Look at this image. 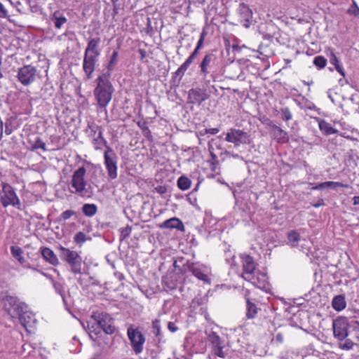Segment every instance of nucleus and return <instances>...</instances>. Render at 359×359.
I'll return each instance as SVG.
<instances>
[{
	"label": "nucleus",
	"mask_w": 359,
	"mask_h": 359,
	"mask_svg": "<svg viewBox=\"0 0 359 359\" xmlns=\"http://www.w3.org/2000/svg\"><path fill=\"white\" fill-rule=\"evenodd\" d=\"M205 33L204 32H203L201 34L200 39L197 43L196 48L200 50L202 48L203 41H204V39H205Z\"/></svg>",
	"instance_id": "nucleus-60"
},
{
	"label": "nucleus",
	"mask_w": 359,
	"mask_h": 359,
	"mask_svg": "<svg viewBox=\"0 0 359 359\" xmlns=\"http://www.w3.org/2000/svg\"><path fill=\"white\" fill-rule=\"evenodd\" d=\"M330 62L332 65H333L334 66V67H336L337 66L340 65V62H339L337 57L334 53L331 54V56L330 58Z\"/></svg>",
	"instance_id": "nucleus-58"
},
{
	"label": "nucleus",
	"mask_w": 359,
	"mask_h": 359,
	"mask_svg": "<svg viewBox=\"0 0 359 359\" xmlns=\"http://www.w3.org/2000/svg\"><path fill=\"white\" fill-rule=\"evenodd\" d=\"M137 125L141 129L142 132L144 130V128H149L146 121H137Z\"/></svg>",
	"instance_id": "nucleus-61"
},
{
	"label": "nucleus",
	"mask_w": 359,
	"mask_h": 359,
	"mask_svg": "<svg viewBox=\"0 0 359 359\" xmlns=\"http://www.w3.org/2000/svg\"><path fill=\"white\" fill-rule=\"evenodd\" d=\"M271 135L273 139L280 144L286 143L289 140L287 133L275 124L271 126Z\"/></svg>",
	"instance_id": "nucleus-22"
},
{
	"label": "nucleus",
	"mask_w": 359,
	"mask_h": 359,
	"mask_svg": "<svg viewBox=\"0 0 359 359\" xmlns=\"http://www.w3.org/2000/svg\"><path fill=\"white\" fill-rule=\"evenodd\" d=\"M238 22L245 28H249L252 22V11L249 6L244 3L239 4L236 11Z\"/></svg>",
	"instance_id": "nucleus-14"
},
{
	"label": "nucleus",
	"mask_w": 359,
	"mask_h": 359,
	"mask_svg": "<svg viewBox=\"0 0 359 359\" xmlns=\"http://www.w3.org/2000/svg\"><path fill=\"white\" fill-rule=\"evenodd\" d=\"M41 255L43 258L53 266H57L59 264V260L55 252L49 248H42Z\"/></svg>",
	"instance_id": "nucleus-28"
},
{
	"label": "nucleus",
	"mask_w": 359,
	"mask_h": 359,
	"mask_svg": "<svg viewBox=\"0 0 359 359\" xmlns=\"http://www.w3.org/2000/svg\"><path fill=\"white\" fill-rule=\"evenodd\" d=\"M118 62V51L117 50H115L113 51L112 54L111 55L109 60L108 62L106 65V69L107 71L105 72L102 73V75H109V77L111 76V74L113 71L115 69V67Z\"/></svg>",
	"instance_id": "nucleus-26"
},
{
	"label": "nucleus",
	"mask_w": 359,
	"mask_h": 359,
	"mask_svg": "<svg viewBox=\"0 0 359 359\" xmlns=\"http://www.w3.org/2000/svg\"><path fill=\"white\" fill-rule=\"evenodd\" d=\"M86 241V234L82 231L77 232L74 236V242L81 245Z\"/></svg>",
	"instance_id": "nucleus-45"
},
{
	"label": "nucleus",
	"mask_w": 359,
	"mask_h": 359,
	"mask_svg": "<svg viewBox=\"0 0 359 359\" xmlns=\"http://www.w3.org/2000/svg\"><path fill=\"white\" fill-rule=\"evenodd\" d=\"M355 344H358L351 337L348 338L344 344H340V348L344 350H350L353 347Z\"/></svg>",
	"instance_id": "nucleus-50"
},
{
	"label": "nucleus",
	"mask_w": 359,
	"mask_h": 359,
	"mask_svg": "<svg viewBox=\"0 0 359 359\" xmlns=\"http://www.w3.org/2000/svg\"><path fill=\"white\" fill-rule=\"evenodd\" d=\"M8 4L13 6L14 4L11 0H2V1H0V18H8L9 17L7 8Z\"/></svg>",
	"instance_id": "nucleus-38"
},
{
	"label": "nucleus",
	"mask_w": 359,
	"mask_h": 359,
	"mask_svg": "<svg viewBox=\"0 0 359 359\" xmlns=\"http://www.w3.org/2000/svg\"><path fill=\"white\" fill-rule=\"evenodd\" d=\"M332 328L334 337L342 341L348 337L350 323L346 318L339 317L333 320Z\"/></svg>",
	"instance_id": "nucleus-12"
},
{
	"label": "nucleus",
	"mask_w": 359,
	"mask_h": 359,
	"mask_svg": "<svg viewBox=\"0 0 359 359\" xmlns=\"http://www.w3.org/2000/svg\"><path fill=\"white\" fill-rule=\"evenodd\" d=\"M199 49L195 48L194 51L191 53V55L187 58L184 62L176 70L174 74L176 76H179V80L180 81L184 75L185 72L187 70L190 65L195 60L196 56L199 53Z\"/></svg>",
	"instance_id": "nucleus-20"
},
{
	"label": "nucleus",
	"mask_w": 359,
	"mask_h": 359,
	"mask_svg": "<svg viewBox=\"0 0 359 359\" xmlns=\"http://www.w3.org/2000/svg\"><path fill=\"white\" fill-rule=\"evenodd\" d=\"M318 126L321 132L326 135L336 134L337 130L334 129L332 125L325 120H320L318 123Z\"/></svg>",
	"instance_id": "nucleus-34"
},
{
	"label": "nucleus",
	"mask_w": 359,
	"mask_h": 359,
	"mask_svg": "<svg viewBox=\"0 0 359 359\" xmlns=\"http://www.w3.org/2000/svg\"><path fill=\"white\" fill-rule=\"evenodd\" d=\"M99 57L84 53L82 67L87 79L92 78L96 64L99 61Z\"/></svg>",
	"instance_id": "nucleus-16"
},
{
	"label": "nucleus",
	"mask_w": 359,
	"mask_h": 359,
	"mask_svg": "<svg viewBox=\"0 0 359 359\" xmlns=\"http://www.w3.org/2000/svg\"><path fill=\"white\" fill-rule=\"evenodd\" d=\"M60 257L71 266V271L75 274L81 273V257L76 252L61 246Z\"/></svg>",
	"instance_id": "nucleus-6"
},
{
	"label": "nucleus",
	"mask_w": 359,
	"mask_h": 359,
	"mask_svg": "<svg viewBox=\"0 0 359 359\" xmlns=\"http://www.w3.org/2000/svg\"><path fill=\"white\" fill-rule=\"evenodd\" d=\"M92 318L97 323L100 329L107 334H112L115 332L112 318L105 312H94Z\"/></svg>",
	"instance_id": "nucleus-10"
},
{
	"label": "nucleus",
	"mask_w": 359,
	"mask_h": 359,
	"mask_svg": "<svg viewBox=\"0 0 359 359\" xmlns=\"http://www.w3.org/2000/svg\"><path fill=\"white\" fill-rule=\"evenodd\" d=\"M97 212V207L93 203H85L82 206V212L86 216L91 217L94 216Z\"/></svg>",
	"instance_id": "nucleus-37"
},
{
	"label": "nucleus",
	"mask_w": 359,
	"mask_h": 359,
	"mask_svg": "<svg viewBox=\"0 0 359 359\" xmlns=\"http://www.w3.org/2000/svg\"><path fill=\"white\" fill-rule=\"evenodd\" d=\"M347 13L350 15L355 17L359 16V7L357 6L355 2H353L347 11Z\"/></svg>",
	"instance_id": "nucleus-51"
},
{
	"label": "nucleus",
	"mask_w": 359,
	"mask_h": 359,
	"mask_svg": "<svg viewBox=\"0 0 359 359\" xmlns=\"http://www.w3.org/2000/svg\"><path fill=\"white\" fill-rule=\"evenodd\" d=\"M151 333L154 335V341L158 348H161V345L165 343L163 333L161 330V321L159 319H155L151 323Z\"/></svg>",
	"instance_id": "nucleus-19"
},
{
	"label": "nucleus",
	"mask_w": 359,
	"mask_h": 359,
	"mask_svg": "<svg viewBox=\"0 0 359 359\" xmlns=\"http://www.w3.org/2000/svg\"><path fill=\"white\" fill-rule=\"evenodd\" d=\"M4 301V309L12 318H17L22 311L28 309L27 305L20 302L17 297L6 296Z\"/></svg>",
	"instance_id": "nucleus-8"
},
{
	"label": "nucleus",
	"mask_w": 359,
	"mask_h": 359,
	"mask_svg": "<svg viewBox=\"0 0 359 359\" xmlns=\"http://www.w3.org/2000/svg\"><path fill=\"white\" fill-rule=\"evenodd\" d=\"M161 227L166 229H175L180 231H183L184 228L182 222L176 217H172L164 221L163 223L161 225Z\"/></svg>",
	"instance_id": "nucleus-29"
},
{
	"label": "nucleus",
	"mask_w": 359,
	"mask_h": 359,
	"mask_svg": "<svg viewBox=\"0 0 359 359\" xmlns=\"http://www.w3.org/2000/svg\"><path fill=\"white\" fill-rule=\"evenodd\" d=\"M191 184V181L185 176H181L177 180L178 187L183 191L189 189Z\"/></svg>",
	"instance_id": "nucleus-41"
},
{
	"label": "nucleus",
	"mask_w": 359,
	"mask_h": 359,
	"mask_svg": "<svg viewBox=\"0 0 359 359\" xmlns=\"http://www.w3.org/2000/svg\"><path fill=\"white\" fill-rule=\"evenodd\" d=\"M86 174L84 166L75 170L69 184V189L72 194L81 198H90L93 194V189L86 179Z\"/></svg>",
	"instance_id": "nucleus-1"
},
{
	"label": "nucleus",
	"mask_w": 359,
	"mask_h": 359,
	"mask_svg": "<svg viewBox=\"0 0 359 359\" xmlns=\"http://www.w3.org/2000/svg\"><path fill=\"white\" fill-rule=\"evenodd\" d=\"M132 232V226L127 225L124 228L120 229V241H123L130 236Z\"/></svg>",
	"instance_id": "nucleus-46"
},
{
	"label": "nucleus",
	"mask_w": 359,
	"mask_h": 359,
	"mask_svg": "<svg viewBox=\"0 0 359 359\" xmlns=\"http://www.w3.org/2000/svg\"><path fill=\"white\" fill-rule=\"evenodd\" d=\"M220 67V60L214 53L205 54L199 64L200 75L203 79L208 76L214 78Z\"/></svg>",
	"instance_id": "nucleus-3"
},
{
	"label": "nucleus",
	"mask_w": 359,
	"mask_h": 359,
	"mask_svg": "<svg viewBox=\"0 0 359 359\" xmlns=\"http://www.w3.org/2000/svg\"><path fill=\"white\" fill-rule=\"evenodd\" d=\"M162 284L165 289L168 290H173L176 289L177 284L173 281L171 276H166L162 279Z\"/></svg>",
	"instance_id": "nucleus-40"
},
{
	"label": "nucleus",
	"mask_w": 359,
	"mask_h": 359,
	"mask_svg": "<svg viewBox=\"0 0 359 359\" xmlns=\"http://www.w3.org/2000/svg\"><path fill=\"white\" fill-rule=\"evenodd\" d=\"M205 334L208 337V341L212 344V346L218 345L219 344H223L219 336L214 331L206 330Z\"/></svg>",
	"instance_id": "nucleus-39"
},
{
	"label": "nucleus",
	"mask_w": 359,
	"mask_h": 359,
	"mask_svg": "<svg viewBox=\"0 0 359 359\" xmlns=\"http://www.w3.org/2000/svg\"><path fill=\"white\" fill-rule=\"evenodd\" d=\"M118 158L111 147H107L104 152V164L110 180H115L118 177Z\"/></svg>",
	"instance_id": "nucleus-7"
},
{
	"label": "nucleus",
	"mask_w": 359,
	"mask_h": 359,
	"mask_svg": "<svg viewBox=\"0 0 359 359\" xmlns=\"http://www.w3.org/2000/svg\"><path fill=\"white\" fill-rule=\"evenodd\" d=\"M88 128L90 130L91 135L95 136L96 133L99 132L100 129H102L100 126L96 125H88Z\"/></svg>",
	"instance_id": "nucleus-57"
},
{
	"label": "nucleus",
	"mask_w": 359,
	"mask_h": 359,
	"mask_svg": "<svg viewBox=\"0 0 359 359\" xmlns=\"http://www.w3.org/2000/svg\"><path fill=\"white\" fill-rule=\"evenodd\" d=\"M223 344H219L218 345H215L212 346V352L213 353L221 358H224L226 357V353L225 352L223 351Z\"/></svg>",
	"instance_id": "nucleus-44"
},
{
	"label": "nucleus",
	"mask_w": 359,
	"mask_h": 359,
	"mask_svg": "<svg viewBox=\"0 0 359 359\" xmlns=\"http://www.w3.org/2000/svg\"><path fill=\"white\" fill-rule=\"evenodd\" d=\"M93 144L95 150H101L103 147H105L106 149H107V147H109L107 144V140L103 137L102 129L99 130L97 136L95 137L93 140Z\"/></svg>",
	"instance_id": "nucleus-31"
},
{
	"label": "nucleus",
	"mask_w": 359,
	"mask_h": 359,
	"mask_svg": "<svg viewBox=\"0 0 359 359\" xmlns=\"http://www.w3.org/2000/svg\"><path fill=\"white\" fill-rule=\"evenodd\" d=\"M2 189L0 191V202L4 208L13 206L20 209L21 202L14 188L6 182L1 183Z\"/></svg>",
	"instance_id": "nucleus-4"
},
{
	"label": "nucleus",
	"mask_w": 359,
	"mask_h": 359,
	"mask_svg": "<svg viewBox=\"0 0 359 359\" xmlns=\"http://www.w3.org/2000/svg\"><path fill=\"white\" fill-rule=\"evenodd\" d=\"M245 280L251 283L253 285L266 292L270 290V284L268 280L267 274L264 272L257 271L250 278Z\"/></svg>",
	"instance_id": "nucleus-15"
},
{
	"label": "nucleus",
	"mask_w": 359,
	"mask_h": 359,
	"mask_svg": "<svg viewBox=\"0 0 359 359\" xmlns=\"http://www.w3.org/2000/svg\"><path fill=\"white\" fill-rule=\"evenodd\" d=\"M76 212L72 210H67L62 212L60 215V219L66 221L69 219L71 217L74 215Z\"/></svg>",
	"instance_id": "nucleus-52"
},
{
	"label": "nucleus",
	"mask_w": 359,
	"mask_h": 359,
	"mask_svg": "<svg viewBox=\"0 0 359 359\" xmlns=\"http://www.w3.org/2000/svg\"><path fill=\"white\" fill-rule=\"evenodd\" d=\"M168 329L172 333L176 332L179 330L178 327L173 322H169L168 323Z\"/></svg>",
	"instance_id": "nucleus-59"
},
{
	"label": "nucleus",
	"mask_w": 359,
	"mask_h": 359,
	"mask_svg": "<svg viewBox=\"0 0 359 359\" xmlns=\"http://www.w3.org/2000/svg\"><path fill=\"white\" fill-rule=\"evenodd\" d=\"M219 131V130L217 128H209V129H205L204 130V133H203V131L201 132V133L202 135H204V134H211V135H216L217 133H218Z\"/></svg>",
	"instance_id": "nucleus-56"
},
{
	"label": "nucleus",
	"mask_w": 359,
	"mask_h": 359,
	"mask_svg": "<svg viewBox=\"0 0 359 359\" xmlns=\"http://www.w3.org/2000/svg\"><path fill=\"white\" fill-rule=\"evenodd\" d=\"M11 252L12 256L16 259L20 264H25L26 262V260L25 257H23V250L21 248L18 246H11Z\"/></svg>",
	"instance_id": "nucleus-36"
},
{
	"label": "nucleus",
	"mask_w": 359,
	"mask_h": 359,
	"mask_svg": "<svg viewBox=\"0 0 359 359\" xmlns=\"http://www.w3.org/2000/svg\"><path fill=\"white\" fill-rule=\"evenodd\" d=\"M34 149H41L43 151L46 150V143L41 140L40 138H37L36 140L34 142V144L33 146Z\"/></svg>",
	"instance_id": "nucleus-53"
},
{
	"label": "nucleus",
	"mask_w": 359,
	"mask_h": 359,
	"mask_svg": "<svg viewBox=\"0 0 359 359\" xmlns=\"http://www.w3.org/2000/svg\"><path fill=\"white\" fill-rule=\"evenodd\" d=\"M235 255L230 250L225 251V260L226 262L230 265L231 267L236 266L235 264Z\"/></svg>",
	"instance_id": "nucleus-47"
},
{
	"label": "nucleus",
	"mask_w": 359,
	"mask_h": 359,
	"mask_svg": "<svg viewBox=\"0 0 359 359\" xmlns=\"http://www.w3.org/2000/svg\"><path fill=\"white\" fill-rule=\"evenodd\" d=\"M335 69L341 75H342L343 76H345L344 69L341 64L337 66Z\"/></svg>",
	"instance_id": "nucleus-62"
},
{
	"label": "nucleus",
	"mask_w": 359,
	"mask_h": 359,
	"mask_svg": "<svg viewBox=\"0 0 359 359\" xmlns=\"http://www.w3.org/2000/svg\"><path fill=\"white\" fill-rule=\"evenodd\" d=\"M246 302V311L245 316L248 319H255L258 313L260 311V309L257 306L255 302V299H252L248 297H245Z\"/></svg>",
	"instance_id": "nucleus-21"
},
{
	"label": "nucleus",
	"mask_w": 359,
	"mask_h": 359,
	"mask_svg": "<svg viewBox=\"0 0 359 359\" xmlns=\"http://www.w3.org/2000/svg\"><path fill=\"white\" fill-rule=\"evenodd\" d=\"M225 140L233 143L236 147L249 142L248 135L247 133L235 128H231L226 133Z\"/></svg>",
	"instance_id": "nucleus-13"
},
{
	"label": "nucleus",
	"mask_w": 359,
	"mask_h": 359,
	"mask_svg": "<svg viewBox=\"0 0 359 359\" xmlns=\"http://www.w3.org/2000/svg\"><path fill=\"white\" fill-rule=\"evenodd\" d=\"M280 114L282 119L285 121H290L292 118V114L287 107L280 109Z\"/></svg>",
	"instance_id": "nucleus-48"
},
{
	"label": "nucleus",
	"mask_w": 359,
	"mask_h": 359,
	"mask_svg": "<svg viewBox=\"0 0 359 359\" xmlns=\"http://www.w3.org/2000/svg\"><path fill=\"white\" fill-rule=\"evenodd\" d=\"M353 205H359V196L353 198Z\"/></svg>",
	"instance_id": "nucleus-64"
},
{
	"label": "nucleus",
	"mask_w": 359,
	"mask_h": 359,
	"mask_svg": "<svg viewBox=\"0 0 359 359\" xmlns=\"http://www.w3.org/2000/svg\"><path fill=\"white\" fill-rule=\"evenodd\" d=\"M332 305L333 309L337 311L344 310L346 306L344 297L342 295L334 297L332 299Z\"/></svg>",
	"instance_id": "nucleus-33"
},
{
	"label": "nucleus",
	"mask_w": 359,
	"mask_h": 359,
	"mask_svg": "<svg viewBox=\"0 0 359 359\" xmlns=\"http://www.w3.org/2000/svg\"><path fill=\"white\" fill-rule=\"evenodd\" d=\"M88 329L89 331V336L90 339L95 340L94 336L97 337L101 333V329L97 325V323L95 322V323L90 325H88Z\"/></svg>",
	"instance_id": "nucleus-42"
},
{
	"label": "nucleus",
	"mask_w": 359,
	"mask_h": 359,
	"mask_svg": "<svg viewBox=\"0 0 359 359\" xmlns=\"http://www.w3.org/2000/svg\"><path fill=\"white\" fill-rule=\"evenodd\" d=\"M187 269L189 271L191 272L198 280L203 281L204 283H210L209 276L211 274V270L208 266L198 262L191 263L187 264Z\"/></svg>",
	"instance_id": "nucleus-11"
},
{
	"label": "nucleus",
	"mask_w": 359,
	"mask_h": 359,
	"mask_svg": "<svg viewBox=\"0 0 359 359\" xmlns=\"http://www.w3.org/2000/svg\"><path fill=\"white\" fill-rule=\"evenodd\" d=\"M348 337L355 342L359 343V322L352 321L350 323Z\"/></svg>",
	"instance_id": "nucleus-32"
},
{
	"label": "nucleus",
	"mask_w": 359,
	"mask_h": 359,
	"mask_svg": "<svg viewBox=\"0 0 359 359\" xmlns=\"http://www.w3.org/2000/svg\"><path fill=\"white\" fill-rule=\"evenodd\" d=\"M100 42V37L90 38L84 53L100 56V50L98 46Z\"/></svg>",
	"instance_id": "nucleus-25"
},
{
	"label": "nucleus",
	"mask_w": 359,
	"mask_h": 359,
	"mask_svg": "<svg viewBox=\"0 0 359 359\" xmlns=\"http://www.w3.org/2000/svg\"><path fill=\"white\" fill-rule=\"evenodd\" d=\"M142 133L143 136L147 140H149L150 142L153 141V136H152L151 132V130H149V128H144V130H143Z\"/></svg>",
	"instance_id": "nucleus-54"
},
{
	"label": "nucleus",
	"mask_w": 359,
	"mask_h": 359,
	"mask_svg": "<svg viewBox=\"0 0 359 359\" xmlns=\"http://www.w3.org/2000/svg\"><path fill=\"white\" fill-rule=\"evenodd\" d=\"M50 21L56 29H60L64 25L67 24V19L62 12L56 11L51 15Z\"/></svg>",
	"instance_id": "nucleus-27"
},
{
	"label": "nucleus",
	"mask_w": 359,
	"mask_h": 359,
	"mask_svg": "<svg viewBox=\"0 0 359 359\" xmlns=\"http://www.w3.org/2000/svg\"><path fill=\"white\" fill-rule=\"evenodd\" d=\"M20 324L27 330L28 327H31L33 324L35 323L36 319L34 315L27 311V309L22 311L19 316L17 317Z\"/></svg>",
	"instance_id": "nucleus-23"
},
{
	"label": "nucleus",
	"mask_w": 359,
	"mask_h": 359,
	"mask_svg": "<svg viewBox=\"0 0 359 359\" xmlns=\"http://www.w3.org/2000/svg\"><path fill=\"white\" fill-rule=\"evenodd\" d=\"M273 341L278 344H282L284 341V337L283 333L278 332L273 338Z\"/></svg>",
	"instance_id": "nucleus-55"
},
{
	"label": "nucleus",
	"mask_w": 359,
	"mask_h": 359,
	"mask_svg": "<svg viewBox=\"0 0 359 359\" xmlns=\"http://www.w3.org/2000/svg\"><path fill=\"white\" fill-rule=\"evenodd\" d=\"M109 75H99L95 79L96 86L93 90L95 100L100 108L105 109L111 100L114 88Z\"/></svg>",
	"instance_id": "nucleus-2"
},
{
	"label": "nucleus",
	"mask_w": 359,
	"mask_h": 359,
	"mask_svg": "<svg viewBox=\"0 0 359 359\" xmlns=\"http://www.w3.org/2000/svg\"><path fill=\"white\" fill-rule=\"evenodd\" d=\"M127 336L135 354L139 355L142 353L144 350L146 338L140 328L130 326L127 329Z\"/></svg>",
	"instance_id": "nucleus-5"
},
{
	"label": "nucleus",
	"mask_w": 359,
	"mask_h": 359,
	"mask_svg": "<svg viewBox=\"0 0 359 359\" xmlns=\"http://www.w3.org/2000/svg\"><path fill=\"white\" fill-rule=\"evenodd\" d=\"M241 258L243 264V273L241 276L244 280H245L250 278V276L257 271L255 270L256 264L253 258L248 255L241 254Z\"/></svg>",
	"instance_id": "nucleus-17"
},
{
	"label": "nucleus",
	"mask_w": 359,
	"mask_h": 359,
	"mask_svg": "<svg viewBox=\"0 0 359 359\" xmlns=\"http://www.w3.org/2000/svg\"><path fill=\"white\" fill-rule=\"evenodd\" d=\"M287 239L292 246H295L300 239V235L296 231H291L287 234Z\"/></svg>",
	"instance_id": "nucleus-43"
},
{
	"label": "nucleus",
	"mask_w": 359,
	"mask_h": 359,
	"mask_svg": "<svg viewBox=\"0 0 359 359\" xmlns=\"http://www.w3.org/2000/svg\"><path fill=\"white\" fill-rule=\"evenodd\" d=\"M11 133H12V130L10 128L8 123L6 122V124H5V133L7 135H8L11 134Z\"/></svg>",
	"instance_id": "nucleus-63"
},
{
	"label": "nucleus",
	"mask_w": 359,
	"mask_h": 359,
	"mask_svg": "<svg viewBox=\"0 0 359 359\" xmlns=\"http://www.w3.org/2000/svg\"><path fill=\"white\" fill-rule=\"evenodd\" d=\"M38 76L36 68L31 65H24L18 69V79L24 86L34 83Z\"/></svg>",
	"instance_id": "nucleus-9"
},
{
	"label": "nucleus",
	"mask_w": 359,
	"mask_h": 359,
	"mask_svg": "<svg viewBox=\"0 0 359 359\" xmlns=\"http://www.w3.org/2000/svg\"><path fill=\"white\" fill-rule=\"evenodd\" d=\"M41 273L49 278L53 284L54 290L55 292L60 294L64 304H67L66 302V297H65V283L62 281H55L53 280V277L46 273L41 271Z\"/></svg>",
	"instance_id": "nucleus-24"
},
{
	"label": "nucleus",
	"mask_w": 359,
	"mask_h": 359,
	"mask_svg": "<svg viewBox=\"0 0 359 359\" xmlns=\"http://www.w3.org/2000/svg\"><path fill=\"white\" fill-rule=\"evenodd\" d=\"M338 187L348 188V185L343 184L341 182H339L327 181V182H321V183L316 184V186L312 187V189L313 190H320V189H326V188H330L332 189H335Z\"/></svg>",
	"instance_id": "nucleus-30"
},
{
	"label": "nucleus",
	"mask_w": 359,
	"mask_h": 359,
	"mask_svg": "<svg viewBox=\"0 0 359 359\" xmlns=\"http://www.w3.org/2000/svg\"><path fill=\"white\" fill-rule=\"evenodd\" d=\"M313 63L319 69H323L327 64V60L323 56H316L313 59Z\"/></svg>",
	"instance_id": "nucleus-49"
},
{
	"label": "nucleus",
	"mask_w": 359,
	"mask_h": 359,
	"mask_svg": "<svg viewBox=\"0 0 359 359\" xmlns=\"http://www.w3.org/2000/svg\"><path fill=\"white\" fill-rule=\"evenodd\" d=\"M212 147H209L210 151V158L208 160V163L210 164V168L212 172H218L219 170V161L216 154L212 151Z\"/></svg>",
	"instance_id": "nucleus-35"
},
{
	"label": "nucleus",
	"mask_w": 359,
	"mask_h": 359,
	"mask_svg": "<svg viewBox=\"0 0 359 359\" xmlns=\"http://www.w3.org/2000/svg\"><path fill=\"white\" fill-rule=\"evenodd\" d=\"M209 97L207 91L202 88H191L188 92L189 102L194 104L201 105Z\"/></svg>",
	"instance_id": "nucleus-18"
}]
</instances>
